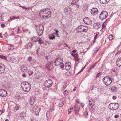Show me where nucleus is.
Listing matches in <instances>:
<instances>
[{
    "label": "nucleus",
    "mask_w": 121,
    "mask_h": 121,
    "mask_svg": "<svg viewBox=\"0 0 121 121\" xmlns=\"http://www.w3.org/2000/svg\"><path fill=\"white\" fill-rule=\"evenodd\" d=\"M39 14L40 16L44 18H48L51 16L50 10L48 9H44L43 10H41Z\"/></svg>",
    "instance_id": "obj_1"
},
{
    "label": "nucleus",
    "mask_w": 121,
    "mask_h": 121,
    "mask_svg": "<svg viewBox=\"0 0 121 121\" xmlns=\"http://www.w3.org/2000/svg\"><path fill=\"white\" fill-rule=\"evenodd\" d=\"M21 85L23 90L26 92L29 91L31 88L30 84L28 82H23Z\"/></svg>",
    "instance_id": "obj_2"
},
{
    "label": "nucleus",
    "mask_w": 121,
    "mask_h": 121,
    "mask_svg": "<svg viewBox=\"0 0 121 121\" xmlns=\"http://www.w3.org/2000/svg\"><path fill=\"white\" fill-rule=\"evenodd\" d=\"M113 78L110 77L109 76L105 77L103 79V82L107 86L110 85L112 82H113Z\"/></svg>",
    "instance_id": "obj_3"
},
{
    "label": "nucleus",
    "mask_w": 121,
    "mask_h": 121,
    "mask_svg": "<svg viewBox=\"0 0 121 121\" xmlns=\"http://www.w3.org/2000/svg\"><path fill=\"white\" fill-rule=\"evenodd\" d=\"M88 30V28L86 26L81 25L78 26L77 28V31L79 32H86Z\"/></svg>",
    "instance_id": "obj_4"
},
{
    "label": "nucleus",
    "mask_w": 121,
    "mask_h": 121,
    "mask_svg": "<svg viewBox=\"0 0 121 121\" xmlns=\"http://www.w3.org/2000/svg\"><path fill=\"white\" fill-rule=\"evenodd\" d=\"M119 107V104L117 103H112L109 106V109L112 110H115L117 109Z\"/></svg>",
    "instance_id": "obj_5"
},
{
    "label": "nucleus",
    "mask_w": 121,
    "mask_h": 121,
    "mask_svg": "<svg viewBox=\"0 0 121 121\" xmlns=\"http://www.w3.org/2000/svg\"><path fill=\"white\" fill-rule=\"evenodd\" d=\"M44 29L43 26L41 25L39 26H38L36 28V31L39 35L40 36L42 34Z\"/></svg>",
    "instance_id": "obj_6"
},
{
    "label": "nucleus",
    "mask_w": 121,
    "mask_h": 121,
    "mask_svg": "<svg viewBox=\"0 0 121 121\" xmlns=\"http://www.w3.org/2000/svg\"><path fill=\"white\" fill-rule=\"evenodd\" d=\"M108 16V13L107 12L104 11H102L99 14V17L101 20H103L105 19Z\"/></svg>",
    "instance_id": "obj_7"
},
{
    "label": "nucleus",
    "mask_w": 121,
    "mask_h": 121,
    "mask_svg": "<svg viewBox=\"0 0 121 121\" xmlns=\"http://www.w3.org/2000/svg\"><path fill=\"white\" fill-rule=\"evenodd\" d=\"M63 59L61 57H58L56 59L54 62V65L55 66L60 65L61 63H62Z\"/></svg>",
    "instance_id": "obj_8"
},
{
    "label": "nucleus",
    "mask_w": 121,
    "mask_h": 121,
    "mask_svg": "<svg viewBox=\"0 0 121 121\" xmlns=\"http://www.w3.org/2000/svg\"><path fill=\"white\" fill-rule=\"evenodd\" d=\"M91 14L93 16H98L100 14V12L98 10V9L96 8H92L91 11Z\"/></svg>",
    "instance_id": "obj_9"
},
{
    "label": "nucleus",
    "mask_w": 121,
    "mask_h": 121,
    "mask_svg": "<svg viewBox=\"0 0 121 121\" xmlns=\"http://www.w3.org/2000/svg\"><path fill=\"white\" fill-rule=\"evenodd\" d=\"M52 81L51 79L46 80L44 83L45 86L47 88H49L51 87L52 86Z\"/></svg>",
    "instance_id": "obj_10"
},
{
    "label": "nucleus",
    "mask_w": 121,
    "mask_h": 121,
    "mask_svg": "<svg viewBox=\"0 0 121 121\" xmlns=\"http://www.w3.org/2000/svg\"><path fill=\"white\" fill-rule=\"evenodd\" d=\"M27 60L28 62L32 65H35L36 62V61L35 60L33 59L31 56L29 57L28 58Z\"/></svg>",
    "instance_id": "obj_11"
},
{
    "label": "nucleus",
    "mask_w": 121,
    "mask_h": 121,
    "mask_svg": "<svg viewBox=\"0 0 121 121\" xmlns=\"http://www.w3.org/2000/svg\"><path fill=\"white\" fill-rule=\"evenodd\" d=\"M6 91L3 89H0V95L2 97H5L7 95Z\"/></svg>",
    "instance_id": "obj_12"
},
{
    "label": "nucleus",
    "mask_w": 121,
    "mask_h": 121,
    "mask_svg": "<svg viewBox=\"0 0 121 121\" xmlns=\"http://www.w3.org/2000/svg\"><path fill=\"white\" fill-rule=\"evenodd\" d=\"M71 63L70 62H67L65 64V69L68 71L69 70L71 67Z\"/></svg>",
    "instance_id": "obj_13"
},
{
    "label": "nucleus",
    "mask_w": 121,
    "mask_h": 121,
    "mask_svg": "<svg viewBox=\"0 0 121 121\" xmlns=\"http://www.w3.org/2000/svg\"><path fill=\"white\" fill-rule=\"evenodd\" d=\"M83 20L85 24L87 25L90 24L92 23L91 20L88 17H85L84 18Z\"/></svg>",
    "instance_id": "obj_14"
},
{
    "label": "nucleus",
    "mask_w": 121,
    "mask_h": 121,
    "mask_svg": "<svg viewBox=\"0 0 121 121\" xmlns=\"http://www.w3.org/2000/svg\"><path fill=\"white\" fill-rule=\"evenodd\" d=\"M21 70L23 72L27 73L28 70L27 66L25 65H22L21 67Z\"/></svg>",
    "instance_id": "obj_15"
},
{
    "label": "nucleus",
    "mask_w": 121,
    "mask_h": 121,
    "mask_svg": "<svg viewBox=\"0 0 121 121\" xmlns=\"http://www.w3.org/2000/svg\"><path fill=\"white\" fill-rule=\"evenodd\" d=\"M5 69V67L2 64H0V73H4Z\"/></svg>",
    "instance_id": "obj_16"
},
{
    "label": "nucleus",
    "mask_w": 121,
    "mask_h": 121,
    "mask_svg": "<svg viewBox=\"0 0 121 121\" xmlns=\"http://www.w3.org/2000/svg\"><path fill=\"white\" fill-rule=\"evenodd\" d=\"M116 63L118 66L120 67L121 66V57L117 59Z\"/></svg>",
    "instance_id": "obj_17"
},
{
    "label": "nucleus",
    "mask_w": 121,
    "mask_h": 121,
    "mask_svg": "<svg viewBox=\"0 0 121 121\" xmlns=\"http://www.w3.org/2000/svg\"><path fill=\"white\" fill-rule=\"evenodd\" d=\"M101 26V25L99 23L95 24L93 26L94 28L96 29H99Z\"/></svg>",
    "instance_id": "obj_18"
},
{
    "label": "nucleus",
    "mask_w": 121,
    "mask_h": 121,
    "mask_svg": "<svg viewBox=\"0 0 121 121\" xmlns=\"http://www.w3.org/2000/svg\"><path fill=\"white\" fill-rule=\"evenodd\" d=\"M35 99V97H31L30 98V103L31 105H32L34 103Z\"/></svg>",
    "instance_id": "obj_19"
},
{
    "label": "nucleus",
    "mask_w": 121,
    "mask_h": 121,
    "mask_svg": "<svg viewBox=\"0 0 121 121\" xmlns=\"http://www.w3.org/2000/svg\"><path fill=\"white\" fill-rule=\"evenodd\" d=\"M40 110V108L39 107H37L35 110V114L37 115H38Z\"/></svg>",
    "instance_id": "obj_20"
},
{
    "label": "nucleus",
    "mask_w": 121,
    "mask_h": 121,
    "mask_svg": "<svg viewBox=\"0 0 121 121\" xmlns=\"http://www.w3.org/2000/svg\"><path fill=\"white\" fill-rule=\"evenodd\" d=\"M32 44L31 43H28L27 46V48L28 50L29 51L31 48Z\"/></svg>",
    "instance_id": "obj_21"
},
{
    "label": "nucleus",
    "mask_w": 121,
    "mask_h": 121,
    "mask_svg": "<svg viewBox=\"0 0 121 121\" xmlns=\"http://www.w3.org/2000/svg\"><path fill=\"white\" fill-rule=\"evenodd\" d=\"M89 104L90 106H91V108H92V107L94 106V103L93 102V99H90L89 101Z\"/></svg>",
    "instance_id": "obj_22"
},
{
    "label": "nucleus",
    "mask_w": 121,
    "mask_h": 121,
    "mask_svg": "<svg viewBox=\"0 0 121 121\" xmlns=\"http://www.w3.org/2000/svg\"><path fill=\"white\" fill-rule=\"evenodd\" d=\"M9 45L8 47L9 49V50H12L14 49V46L12 44H8Z\"/></svg>",
    "instance_id": "obj_23"
},
{
    "label": "nucleus",
    "mask_w": 121,
    "mask_h": 121,
    "mask_svg": "<svg viewBox=\"0 0 121 121\" xmlns=\"http://www.w3.org/2000/svg\"><path fill=\"white\" fill-rule=\"evenodd\" d=\"M111 89L112 91V92H116L118 90L117 88L115 86H113Z\"/></svg>",
    "instance_id": "obj_24"
},
{
    "label": "nucleus",
    "mask_w": 121,
    "mask_h": 121,
    "mask_svg": "<svg viewBox=\"0 0 121 121\" xmlns=\"http://www.w3.org/2000/svg\"><path fill=\"white\" fill-rule=\"evenodd\" d=\"M65 103V101H61L60 100L59 102V106L60 107H61Z\"/></svg>",
    "instance_id": "obj_25"
},
{
    "label": "nucleus",
    "mask_w": 121,
    "mask_h": 121,
    "mask_svg": "<svg viewBox=\"0 0 121 121\" xmlns=\"http://www.w3.org/2000/svg\"><path fill=\"white\" fill-rule=\"evenodd\" d=\"M25 115V113L24 112H22L20 114V116L22 117V119H23L24 116Z\"/></svg>",
    "instance_id": "obj_26"
},
{
    "label": "nucleus",
    "mask_w": 121,
    "mask_h": 121,
    "mask_svg": "<svg viewBox=\"0 0 121 121\" xmlns=\"http://www.w3.org/2000/svg\"><path fill=\"white\" fill-rule=\"evenodd\" d=\"M109 0H100V2L103 4H105L108 2Z\"/></svg>",
    "instance_id": "obj_27"
},
{
    "label": "nucleus",
    "mask_w": 121,
    "mask_h": 121,
    "mask_svg": "<svg viewBox=\"0 0 121 121\" xmlns=\"http://www.w3.org/2000/svg\"><path fill=\"white\" fill-rule=\"evenodd\" d=\"M78 54L77 53H76L75 54V56L74 57L75 60L77 61H78L79 60V59L78 58Z\"/></svg>",
    "instance_id": "obj_28"
},
{
    "label": "nucleus",
    "mask_w": 121,
    "mask_h": 121,
    "mask_svg": "<svg viewBox=\"0 0 121 121\" xmlns=\"http://www.w3.org/2000/svg\"><path fill=\"white\" fill-rule=\"evenodd\" d=\"M38 38L37 37H33L32 38V41L34 42H36L38 40Z\"/></svg>",
    "instance_id": "obj_29"
},
{
    "label": "nucleus",
    "mask_w": 121,
    "mask_h": 121,
    "mask_svg": "<svg viewBox=\"0 0 121 121\" xmlns=\"http://www.w3.org/2000/svg\"><path fill=\"white\" fill-rule=\"evenodd\" d=\"M49 37L50 39L52 40L55 39V36L53 35H49Z\"/></svg>",
    "instance_id": "obj_30"
},
{
    "label": "nucleus",
    "mask_w": 121,
    "mask_h": 121,
    "mask_svg": "<svg viewBox=\"0 0 121 121\" xmlns=\"http://www.w3.org/2000/svg\"><path fill=\"white\" fill-rule=\"evenodd\" d=\"M78 1V0H73L71 2L72 4L74 5L76 4H77Z\"/></svg>",
    "instance_id": "obj_31"
},
{
    "label": "nucleus",
    "mask_w": 121,
    "mask_h": 121,
    "mask_svg": "<svg viewBox=\"0 0 121 121\" xmlns=\"http://www.w3.org/2000/svg\"><path fill=\"white\" fill-rule=\"evenodd\" d=\"M69 10V9L68 7H66L65 8L64 11L65 12V13H67L69 12V10Z\"/></svg>",
    "instance_id": "obj_32"
},
{
    "label": "nucleus",
    "mask_w": 121,
    "mask_h": 121,
    "mask_svg": "<svg viewBox=\"0 0 121 121\" xmlns=\"http://www.w3.org/2000/svg\"><path fill=\"white\" fill-rule=\"evenodd\" d=\"M54 31H56V33H55V35H56L58 37H59V35L58 34V33L59 32V31L57 30H55Z\"/></svg>",
    "instance_id": "obj_33"
},
{
    "label": "nucleus",
    "mask_w": 121,
    "mask_h": 121,
    "mask_svg": "<svg viewBox=\"0 0 121 121\" xmlns=\"http://www.w3.org/2000/svg\"><path fill=\"white\" fill-rule=\"evenodd\" d=\"M111 73L112 74H113V75H115L117 74V72L114 70H112L111 71Z\"/></svg>",
    "instance_id": "obj_34"
},
{
    "label": "nucleus",
    "mask_w": 121,
    "mask_h": 121,
    "mask_svg": "<svg viewBox=\"0 0 121 121\" xmlns=\"http://www.w3.org/2000/svg\"><path fill=\"white\" fill-rule=\"evenodd\" d=\"M28 73L29 75H30L32 74L33 72L31 70H29Z\"/></svg>",
    "instance_id": "obj_35"
},
{
    "label": "nucleus",
    "mask_w": 121,
    "mask_h": 121,
    "mask_svg": "<svg viewBox=\"0 0 121 121\" xmlns=\"http://www.w3.org/2000/svg\"><path fill=\"white\" fill-rule=\"evenodd\" d=\"M88 114V113L87 112L85 111L84 112V115L85 117L86 118H87Z\"/></svg>",
    "instance_id": "obj_36"
},
{
    "label": "nucleus",
    "mask_w": 121,
    "mask_h": 121,
    "mask_svg": "<svg viewBox=\"0 0 121 121\" xmlns=\"http://www.w3.org/2000/svg\"><path fill=\"white\" fill-rule=\"evenodd\" d=\"M79 108L78 106H74V110H79Z\"/></svg>",
    "instance_id": "obj_37"
},
{
    "label": "nucleus",
    "mask_w": 121,
    "mask_h": 121,
    "mask_svg": "<svg viewBox=\"0 0 121 121\" xmlns=\"http://www.w3.org/2000/svg\"><path fill=\"white\" fill-rule=\"evenodd\" d=\"M96 63H95L92 66L90 69V70L93 69L96 66Z\"/></svg>",
    "instance_id": "obj_38"
},
{
    "label": "nucleus",
    "mask_w": 121,
    "mask_h": 121,
    "mask_svg": "<svg viewBox=\"0 0 121 121\" xmlns=\"http://www.w3.org/2000/svg\"><path fill=\"white\" fill-rule=\"evenodd\" d=\"M0 58L1 59H4L6 60V59L5 57L2 55H0Z\"/></svg>",
    "instance_id": "obj_39"
},
{
    "label": "nucleus",
    "mask_w": 121,
    "mask_h": 121,
    "mask_svg": "<svg viewBox=\"0 0 121 121\" xmlns=\"http://www.w3.org/2000/svg\"><path fill=\"white\" fill-rule=\"evenodd\" d=\"M113 38V36L111 35H110L108 37V39L109 40H111Z\"/></svg>",
    "instance_id": "obj_40"
},
{
    "label": "nucleus",
    "mask_w": 121,
    "mask_h": 121,
    "mask_svg": "<svg viewBox=\"0 0 121 121\" xmlns=\"http://www.w3.org/2000/svg\"><path fill=\"white\" fill-rule=\"evenodd\" d=\"M64 94L65 95H67L68 94V91L67 90H65L64 92Z\"/></svg>",
    "instance_id": "obj_41"
},
{
    "label": "nucleus",
    "mask_w": 121,
    "mask_h": 121,
    "mask_svg": "<svg viewBox=\"0 0 121 121\" xmlns=\"http://www.w3.org/2000/svg\"><path fill=\"white\" fill-rule=\"evenodd\" d=\"M19 108V106H17L15 107L14 108V110H18Z\"/></svg>",
    "instance_id": "obj_42"
},
{
    "label": "nucleus",
    "mask_w": 121,
    "mask_h": 121,
    "mask_svg": "<svg viewBox=\"0 0 121 121\" xmlns=\"http://www.w3.org/2000/svg\"><path fill=\"white\" fill-rule=\"evenodd\" d=\"M4 112V109H3L1 110H0V115L1 114L3 113Z\"/></svg>",
    "instance_id": "obj_43"
},
{
    "label": "nucleus",
    "mask_w": 121,
    "mask_h": 121,
    "mask_svg": "<svg viewBox=\"0 0 121 121\" xmlns=\"http://www.w3.org/2000/svg\"><path fill=\"white\" fill-rule=\"evenodd\" d=\"M51 63H52V62H48L47 64V67L49 68V65H51Z\"/></svg>",
    "instance_id": "obj_44"
},
{
    "label": "nucleus",
    "mask_w": 121,
    "mask_h": 121,
    "mask_svg": "<svg viewBox=\"0 0 121 121\" xmlns=\"http://www.w3.org/2000/svg\"><path fill=\"white\" fill-rule=\"evenodd\" d=\"M101 74V73H97L96 75V78H97L98 77H99V76Z\"/></svg>",
    "instance_id": "obj_45"
},
{
    "label": "nucleus",
    "mask_w": 121,
    "mask_h": 121,
    "mask_svg": "<svg viewBox=\"0 0 121 121\" xmlns=\"http://www.w3.org/2000/svg\"><path fill=\"white\" fill-rule=\"evenodd\" d=\"M60 65V66L61 68H62L64 67V64L62 63H61Z\"/></svg>",
    "instance_id": "obj_46"
},
{
    "label": "nucleus",
    "mask_w": 121,
    "mask_h": 121,
    "mask_svg": "<svg viewBox=\"0 0 121 121\" xmlns=\"http://www.w3.org/2000/svg\"><path fill=\"white\" fill-rule=\"evenodd\" d=\"M98 34H97L95 35V37H94V40H95L97 38L98 36Z\"/></svg>",
    "instance_id": "obj_47"
},
{
    "label": "nucleus",
    "mask_w": 121,
    "mask_h": 121,
    "mask_svg": "<svg viewBox=\"0 0 121 121\" xmlns=\"http://www.w3.org/2000/svg\"><path fill=\"white\" fill-rule=\"evenodd\" d=\"M86 65L78 73H79L82 72L83 70L85 69Z\"/></svg>",
    "instance_id": "obj_48"
},
{
    "label": "nucleus",
    "mask_w": 121,
    "mask_h": 121,
    "mask_svg": "<svg viewBox=\"0 0 121 121\" xmlns=\"http://www.w3.org/2000/svg\"><path fill=\"white\" fill-rule=\"evenodd\" d=\"M23 31H24L25 32L26 31H28V29H26L24 28H22Z\"/></svg>",
    "instance_id": "obj_49"
},
{
    "label": "nucleus",
    "mask_w": 121,
    "mask_h": 121,
    "mask_svg": "<svg viewBox=\"0 0 121 121\" xmlns=\"http://www.w3.org/2000/svg\"><path fill=\"white\" fill-rule=\"evenodd\" d=\"M64 45L65 47H67L68 48H70V47H69L68 46V45L65 43L64 44Z\"/></svg>",
    "instance_id": "obj_50"
},
{
    "label": "nucleus",
    "mask_w": 121,
    "mask_h": 121,
    "mask_svg": "<svg viewBox=\"0 0 121 121\" xmlns=\"http://www.w3.org/2000/svg\"><path fill=\"white\" fill-rule=\"evenodd\" d=\"M22 76L23 77H26V75L25 73H24L22 74Z\"/></svg>",
    "instance_id": "obj_51"
},
{
    "label": "nucleus",
    "mask_w": 121,
    "mask_h": 121,
    "mask_svg": "<svg viewBox=\"0 0 121 121\" xmlns=\"http://www.w3.org/2000/svg\"><path fill=\"white\" fill-rule=\"evenodd\" d=\"M75 7L76 8H78L79 7V5H78V4H75Z\"/></svg>",
    "instance_id": "obj_52"
},
{
    "label": "nucleus",
    "mask_w": 121,
    "mask_h": 121,
    "mask_svg": "<svg viewBox=\"0 0 121 121\" xmlns=\"http://www.w3.org/2000/svg\"><path fill=\"white\" fill-rule=\"evenodd\" d=\"M66 82L64 83V84L63 86V87L64 88H65V86H66Z\"/></svg>",
    "instance_id": "obj_53"
},
{
    "label": "nucleus",
    "mask_w": 121,
    "mask_h": 121,
    "mask_svg": "<svg viewBox=\"0 0 121 121\" xmlns=\"http://www.w3.org/2000/svg\"><path fill=\"white\" fill-rule=\"evenodd\" d=\"M119 115H116L114 117L115 118H117L119 117Z\"/></svg>",
    "instance_id": "obj_54"
},
{
    "label": "nucleus",
    "mask_w": 121,
    "mask_h": 121,
    "mask_svg": "<svg viewBox=\"0 0 121 121\" xmlns=\"http://www.w3.org/2000/svg\"><path fill=\"white\" fill-rule=\"evenodd\" d=\"M41 41L42 39L41 38H40L39 39L38 42L40 43V44L41 42H42Z\"/></svg>",
    "instance_id": "obj_55"
},
{
    "label": "nucleus",
    "mask_w": 121,
    "mask_h": 121,
    "mask_svg": "<svg viewBox=\"0 0 121 121\" xmlns=\"http://www.w3.org/2000/svg\"><path fill=\"white\" fill-rule=\"evenodd\" d=\"M99 49H98V50H97L96 51H95L94 52V54H96V53H97V52L98 51Z\"/></svg>",
    "instance_id": "obj_56"
},
{
    "label": "nucleus",
    "mask_w": 121,
    "mask_h": 121,
    "mask_svg": "<svg viewBox=\"0 0 121 121\" xmlns=\"http://www.w3.org/2000/svg\"><path fill=\"white\" fill-rule=\"evenodd\" d=\"M1 26L3 28L4 27L5 25L4 24H1Z\"/></svg>",
    "instance_id": "obj_57"
},
{
    "label": "nucleus",
    "mask_w": 121,
    "mask_h": 121,
    "mask_svg": "<svg viewBox=\"0 0 121 121\" xmlns=\"http://www.w3.org/2000/svg\"><path fill=\"white\" fill-rule=\"evenodd\" d=\"M116 96H115L114 95L112 97V98L114 99H115L116 98Z\"/></svg>",
    "instance_id": "obj_58"
},
{
    "label": "nucleus",
    "mask_w": 121,
    "mask_h": 121,
    "mask_svg": "<svg viewBox=\"0 0 121 121\" xmlns=\"http://www.w3.org/2000/svg\"><path fill=\"white\" fill-rule=\"evenodd\" d=\"M12 19H16V17L14 16H12Z\"/></svg>",
    "instance_id": "obj_59"
},
{
    "label": "nucleus",
    "mask_w": 121,
    "mask_h": 121,
    "mask_svg": "<svg viewBox=\"0 0 121 121\" xmlns=\"http://www.w3.org/2000/svg\"><path fill=\"white\" fill-rule=\"evenodd\" d=\"M81 105L82 106V107H84V104L83 103H81Z\"/></svg>",
    "instance_id": "obj_60"
},
{
    "label": "nucleus",
    "mask_w": 121,
    "mask_h": 121,
    "mask_svg": "<svg viewBox=\"0 0 121 121\" xmlns=\"http://www.w3.org/2000/svg\"><path fill=\"white\" fill-rule=\"evenodd\" d=\"M79 110H75V112L76 114H77L78 113Z\"/></svg>",
    "instance_id": "obj_61"
},
{
    "label": "nucleus",
    "mask_w": 121,
    "mask_h": 121,
    "mask_svg": "<svg viewBox=\"0 0 121 121\" xmlns=\"http://www.w3.org/2000/svg\"><path fill=\"white\" fill-rule=\"evenodd\" d=\"M53 110V107H52V108L51 109H50V111L51 112H52Z\"/></svg>",
    "instance_id": "obj_62"
},
{
    "label": "nucleus",
    "mask_w": 121,
    "mask_h": 121,
    "mask_svg": "<svg viewBox=\"0 0 121 121\" xmlns=\"http://www.w3.org/2000/svg\"><path fill=\"white\" fill-rule=\"evenodd\" d=\"M105 28V25L104 24H103L102 25V28L103 29Z\"/></svg>",
    "instance_id": "obj_63"
},
{
    "label": "nucleus",
    "mask_w": 121,
    "mask_h": 121,
    "mask_svg": "<svg viewBox=\"0 0 121 121\" xmlns=\"http://www.w3.org/2000/svg\"><path fill=\"white\" fill-rule=\"evenodd\" d=\"M76 51V50H74L72 51V52L73 53H75Z\"/></svg>",
    "instance_id": "obj_64"
}]
</instances>
